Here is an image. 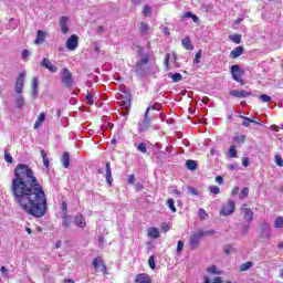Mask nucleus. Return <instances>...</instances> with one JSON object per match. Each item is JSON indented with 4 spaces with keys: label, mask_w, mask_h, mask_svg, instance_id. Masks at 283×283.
<instances>
[{
    "label": "nucleus",
    "mask_w": 283,
    "mask_h": 283,
    "mask_svg": "<svg viewBox=\"0 0 283 283\" xmlns=\"http://www.w3.org/2000/svg\"><path fill=\"white\" fill-rule=\"evenodd\" d=\"M168 76L172 80V83H180V81H182V74L180 73H169Z\"/></svg>",
    "instance_id": "30"
},
{
    "label": "nucleus",
    "mask_w": 283,
    "mask_h": 283,
    "mask_svg": "<svg viewBox=\"0 0 283 283\" xmlns=\"http://www.w3.org/2000/svg\"><path fill=\"white\" fill-rule=\"evenodd\" d=\"M230 72L233 81H235L237 83H240L241 85H244V80H242V76H244V71L240 69V65L238 64L232 65L230 69Z\"/></svg>",
    "instance_id": "7"
},
{
    "label": "nucleus",
    "mask_w": 283,
    "mask_h": 283,
    "mask_svg": "<svg viewBox=\"0 0 283 283\" xmlns=\"http://www.w3.org/2000/svg\"><path fill=\"white\" fill-rule=\"evenodd\" d=\"M40 154L43 160V165L48 171V169H50V158H48V153H45V149H41Z\"/></svg>",
    "instance_id": "24"
},
{
    "label": "nucleus",
    "mask_w": 283,
    "mask_h": 283,
    "mask_svg": "<svg viewBox=\"0 0 283 283\" xmlns=\"http://www.w3.org/2000/svg\"><path fill=\"white\" fill-rule=\"evenodd\" d=\"M188 192H190L192 196H198V189L193 187H188Z\"/></svg>",
    "instance_id": "52"
},
{
    "label": "nucleus",
    "mask_w": 283,
    "mask_h": 283,
    "mask_svg": "<svg viewBox=\"0 0 283 283\" xmlns=\"http://www.w3.org/2000/svg\"><path fill=\"white\" fill-rule=\"evenodd\" d=\"M244 54L243 46H237L234 50L230 52V59H238V56H242Z\"/></svg>",
    "instance_id": "18"
},
{
    "label": "nucleus",
    "mask_w": 283,
    "mask_h": 283,
    "mask_svg": "<svg viewBox=\"0 0 283 283\" xmlns=\"http://www.w3.org/2000/svg\"><path fill=\"white\" fill-rule=\"evenodd\" d=\"M149 63V55L142 54L140 61L136 63V66L134 67V72L138 74V76H145L147 72L149 71V67L147 66Z\"/></svg>",
    "instance_id": "3"
},
{
    "label": "nucleus",
    "mask_w": 283,
    "mask_h": 283,
    "mask_svg": "<svg viewBox=\"0 0 283 283\" xmlns=\"http://www.w3.org/2000/svg\"><path fill=\"white\" fill-rule=\"evenodd\" d=\"M62 224L66 228L70 229V227H72V216L67 214V213H63L62 214Z\"/></svg>",
    "instance_id": "20"
},
{
    "label": "nucleus",
    "mask_w": 283,
    "mask_h": 283,
    "mask_svg": "<svg viewBox=\"0 0 283 283\" xmlns=\"http://www.w3.org/2000/svg\"><path fill=\"white\" fill-rule=\"evenodd\" d=\"M259 98L262 101V103H271V96L266 94L260 95Z\"/></svg>",
    "instance_id": "46"
},
{
    "label": "nucleus",
    "mask_w": 283,
    "mask_h": 283,
    "mask_svg": "<svg viewBox=\"0 0 283 283\" xmlns=\"http://www.w3.org/2000/svg\"><path fill=\"white\" fill-rule=\"evenodd\" d=\"M118 105L124 107V109H129V107H132V92L129 90H122L118 97Z\"/></svg>",
    "instance_id": "4"
},
{
    "label": "nucleus",
    "mask_w": 283,
    "mask_h": 283,
    "mask_svg": "<svg viewBox=\"0 0 283 283\" xmlns=\"http://www.w3.org/2000/svg\"><path fill=\"white\" fill-rule=\"evenodd\" d=\"M24 83H25V72H22L19 74V76L17 77V81H15V92L18 94L23 93Z\"/></svg>",
    "instance_id": "11"
},
{
    "label": "nucleus",
    "mask_w": 283,
    "mask_h": 283,
    "mask_svg": "<svg viewBox=\"0 0 283 283\" xmlns=\"http://www.w3.org/2000/svg\"><path fill=\"white\" fill-rule=\"evenodd\" d=\"M40 65H41V67L49 70V72H51V74H56V72H59V66L54 65L52 63V61H50V59H48V57L42 59V61L40 62Z\"/></svg>",
    "instance_id": "9"
},
{
    "label": "nucleus",
    "mask_w": 283,
    "mask_h": 283,
    "mask_svg": "<svg viewBox=\"0 0 283 283\" xmlns=\"http://www.w3.org/2000/svg\"><path fill=\"white\" fill-rule=\"evenodd\" d=\"M78 48V35L73 34L66 40V49L74 52Z\"/></svg>",
    "instance_id": "10"
},
{
    "label": "nucleus",
    "mask_w": 283,
    "mask_h": 283,
    "mask_svg": "<svg viewBox=\"0 0 283 283\" xmlns=\"http://www.w3.org/2000/svg\"><path fill=\"white\" fill-rule=\"evenodd\" d=\"M135 283H151V277L145 273H142L136 276Z\"/></svg>",
    "instance_id": "19"
},
{
    "label": "nucleus",
    "mask_w": 283,
    "mask_h": 283,
    "mask_svg": "<svg viewBox=\"0 0 283 283\" xmlns=\"http://www.w3.org/2000/svg\"><path fill=\"white\" fill-rule=\"evenodd\" d=\"M270 128L272 129V132H280V126L277 125H272L270 126Z\"/></svg>",
    "instance_id": "63"
},
{
    "label": "nucleus",
    "mask_w": 283,
    "mask_h": 283,
    "mask_svg": "<svg viewBox=\"0 0 283 283\" xmlns=\"http://www.w3.org/2000/svg\"><path fill=\"white\" fill-rule=\"evenodd\" d=\"M216 182H217L218 185H222V184L224 182V178H222V176H217V177H216Z\"/></svg>",
    "instance_id": "56"
},
{
    "label": "nucleus",
    "mask_w": 283,
    "mask_h": 283,
    "mask_svg": "<svg viewBox=\"0 0 283 283\" xmlns=\"http://www.w3.org/2000/svg\"><path fill=\"white\" fill-rule=\"evenodd\" d=\"M163 33L166 35V36H170L171 32L169 31V28L165 27L163 28Z\"/></svg>",
    "instance_id": "59"
},
{
    "label": "nucleus",
    "mask_w": 283,
    "mask_h": 283,
    "mask_svg": "<svg viewBox=\"0 0 283 283\" xmlns=\"http://www.w3.org/2000/svg\"><path fill=\"white\" fill-rule=\"evenodd\" d=\"M231 249H233V247L231 244H228L224 247L223 251H224L226 255H229L231 253Z\"/></svg>",
    "instance_id": "51"
},
{
    "label": "nucleus",
    "mask_w": 283,
    "mask_h": 283,
    "mask_svg": "<svg viewBox=\"0 0 283 283\" xmlns=\"http://www.w3.org/2000/svg\"><path fill=\"white\" fill-rule=\"evenodd\" d=\"M261 235L262 238H271V227L269 226V223L263 222L261 224Z\"/></svg>",
    "instance_id": "16"
},
{
    "label": "nucleus",
    "mask_w": 283,
    "mask_h": 283,
    "mask_svg": "<svg viewBox=\"0 0 283 283\" xmlns=\"http://www.w3.org/2000/svg\"><path fill=\"white\" fill-rule=\"evenodd\" d=\"M239 198L240 200L249 198V189L247 187L242 188Z\"/></svg>",
    "instance_id": "37"
},
{
    "label": "nucleus",
    "mask_w": 283,
    "mask_h": 283,
    "mask_svg": "<svg viewBox=\"0 0 283 283\" xmlns=\"http://www.w3.org/2000/svg\"><path fill=\"white\" fill-rule=\"evenodd\" d=\"M235 211V201L229 199L227 203L221 207L220 216H231Z\"/></svg>",
    "instance_id": "8"
},
{
    "label": "nucleus",
    "mask_w": 283,
    "mask_h": 283,
    "mask_svg": "<svg viewBox=\"0 0 283 283\" xmlns=\"http://www.w3.org/2000/svg\"><path fill=\"white\" fill-rule=\"evenodd\" d=\"M93 269H98L101 266L102 273H105L107 271V265H105V262H103V259L101 256H97L92 262Z\"/></svg>",
    "instance_id": "13"
},
{
    "label": "nucleus",
    "mask_w": 283,
    "mask_h": 283,
    "mask_svg": "<svg viewBox=\"0 0 283 283\" xmlns=\"http://www.w3.org/2000/svg\"><path fill=\"white\" fill-rule=\"evenodd\" d=\"M70 21V18L62 15L60 18V28L62 34H67L70 32V28L67 27V22Z\"/></svg>",
    "instance_id": "14"
},
{
    "label": "nucleus",
    "mask_w": 283,
    "mask_h": 283,
    "mask_svg": "<svg viewBox=\"0 0 283 283\" xmlns=\"http://www.w3.org/2000/svg\"><path fill=\"white\" fill-rule=\"evenodd\" d=\"M213 233H216V230H207L192 233L189 240L190 250L196 251V249L200 247V240H202L205 235H213Z\"/></svg>",
    "instance_id": "2"
},
{
    "label": "nucleus",
    "mask_w": 283,
    "mask_h": 283,
    "mask_svg": "<svg viewBox=\"0 0 283 283\" xmlns=\"http://www.w3.org/2000/svg\"><path fill=\"white\" fill-rule=\"evenodd\" d=\"M61 76L63 85H65L67 90H72V87H74V77L72 76V72L69 71L67 67H64L61 71Z\"/></svg>",
    "instance_id": "6"
},
{
    "label": "nucleus",
    "mask_w": 283,
    "mask_h": 283,
    "mask_svg": "<svg viewBox=\"0 0 283 283\" xmlns=\"http://www.w3.org/2000/svg\"><path fill=\"white\" fill-rule=\"evenodd\" d=\"M15 105L18 109H23V105H25V101L23 99V95H18L15 98Z\"/></svg>",
    "instance_id": "31"
},
{
    "label": "nucleus",
    "mask_w": 283,
    "mask_h": 283,
    "mask_svg": "<svg viewBox=\"0 0 283 283\" xmlns=\"http://www.w3.org/2000/svg\"><path fill=\"white\" fill-rule=\"evenodd\" d=\"M229 158H238V149H235V146H231L228 151Z\"/></svg>",
    "instance_id": "35"
},
{
    "label": "nucleus",
    "mask_w": 283,
    "mask_h": 283,
    "mask_svg": "<svg viewBox=\"0 0 283 283\" xmlns=\"http://www.w3.org/2000/svg\"><path fill=\"white\" fill-rule=\"evenodd\" d=\"M241 118H243V127H249L251 125V123H255L256 125H260V123L255 122L254 119L252 118H249L247 116H241Z\"/></svg>",
    "instance_id": "32"
},
{
    "label": "nucleus",
    "mask_w": 283,
    "mask_h": 283,
    "mask_svg": "<svg viewBox=\"0 0 283 283\" xmlns=\"http://www.w3.org/2000/svg\"><path fill=\"white\" fill-rule=\"evenodd\" d=\"M199 217L201 220H207V218H209V214L207 213V211L202 208L199 209Z\"/></svg>",
    "instance_id": "43"
},
{
    "label": "nucleus",
    "mask_w": 283,
    "mask_h": 283,
    "mask_svg": "<svg viewBox=\"0 0 283 283\" xmlns=\"http://www.w3.org/2000/svg\"><path fill=\"white\" fill-rule=\"evenodd\" d=\"M44 120H45V113H41L34 123V129H39V127H41V125H43Z\"/></svg>",
    "instance_id": "28"
},
{
    "label": "nucleus",
    "mask_w": 283,
    "mask_h": 283,
    "mask_svg": "<svg viewBox=\"0 0 283 283\" xmlns=\"http://www.w3.org/2000/svg\"><path fill=\"white\" fill-rule=\"evenodd\" d=\"M182 249H185V242L179 240L177 242V253H182Z\"/></svg>",
    "instance_id": "48"
},
{
    "label": "nucleus",
    "mask_w": 283,
    "mask_h": 283,
    "mask_svg": "<svg viewBox=\"0 0 283 283\" xmlns=\"http://www.w3.org/2000/svg\"><path fill=\"white\" fill-rule=\"evenodd\" d=\"M241 213H243L244 220L248 222V224H251V222H253V210H251V208H247V203H243L241 208Z\"/></svg>",
    "instance_id": "12"
},
{
    "label": "nucleus",
    "mask_w": 283,
    "mask_h": 283,
    "mask_svg": "<svg viewBox=\"0 0 283 283\" xmlns=\"http://www.w3.org/2000/svg\"><path fill=\"white\" fill-rule=\"evenodd\" d=\"M10 189L14 201L28 216L43 218L48 213V197L43 186L28 165H17Z\"/></svg>",
    "instance_id": "1"
},
{
    "label": "nucleus",
    "mask_w": 283,
    "mask_h": 283,
    "mask_svg": "<svg viewBox=\"0 0 283 283\" xmlns=\"http://www.w3.org/2000/svg\"><path fill=\"white\" fill-rule=\"evenodd\" d=\"M245 142H247V136L238 135V134L234 136V143H238L239 145H244Z\"/></svg>",
    "instance_id": "33"
},
{
    "label": "nucleus",
    "mask_w": 283,
    "mask_h": 283,
    "mask_svg": "<svg viewBox=\"0 0 283 283\" xmlns=\"http://www.w3.org/2000/svg\"><path fill=\"white\" fill-rule=\"evenodd\" d=\"M213 283H222V277L220 276L214 277Z\"/></svg>",
    "instance_id": "64"
},
{
    "label": "nucleus",
    "mask_w": 283,
    "mask_h": 283,
    "mask_svg": "<svg viewBox=\"0 0 283 283\" xmlns=\"http://www.w3.org/2000/svg\"><path fill=\"white\" fill-rule=\"evenodd\" d=\"M143 14H144V17H149V14H151V7H149V4H146L144 7Z\"/></svg>",
    "instance_id": "45"
},
{
    "label": "nucleus",
    "mask_w": 283,
    "mask_h": 283,
    "mask_svg": "<svg viewBox=\"0 0 283 283\" xmlns=\"http://www.w3.org/2000/svg\"><path fill=\"white\" fill-rule=\"evenodd\" d=\"M207 272L211 273L212 275H220V272L218 271V268L216 265L208 268Z\"/></svg>",
    "instance_id": "39"
},
{
    "label": "nucleus",
    "mask_w": 283,
    "mask_h": 283,
    "mask_svg": "<svg viewBox=\"0 0 283 283\" xmlns=\"http://www.w3.org/2000/svg\"><path fill=\"white\" fill-rule=\"evenodd\" d=\"M242 165H243L244 167H249V165H250L249 157H243V158H242Z\"/></svg>",
    "instance_id": "54"
},
{
    "label": "nucleus",
    "mask_w": 283,
    "mask_h": 283,
    "mask_svg": "<svg viewBox=\"0 0 283 283\" xmlns=\"http://www.w3.org/2000/svg\"><path fill=\"white\" fill-rule=\"evenodd\" d=\"M150 109H154V107L148 106L144 114V118L138 123L139 134H143V132H147V129H149V127L151 126V118L149 117Z\"/></svg>",
    "instance_id": "5"
},
{
    "label": "nucleus",
    "mask_w": 283,
    "mask_h": 283,
    "mask_svg": "<svg viewBox=\"0 0 283 283\" xmlns=\"http://www.w3.org/2000/svg\"><path fill=\"white\" fill-rule=\"evenodd\" d=\"M230 96H234V98H249V96H251V92H247V91H230Z\"/></svg>",
    "instance_id": "15"
},
{
    "label": "nucleus",
    "mask_w": 283,
    "mask_h": 283,
    "mask_svg": "<svg viewBox=\"0 0 283 283\" xmlns=\"http://www.w3.org/2000/svg\"><path fill=\"white\" fill-rule=\"evenodd\" d=\"M186 167L189 169V171H196L198 169V161L188 159L186 161Z\"/></svg>",
    "instance_id": "27"
},
{
    "label": "nucleus",
    "mask_w": 283,
    "mask_h": 283,
    "mask_svg": "<svg viewBox=\"0 0 283 283\" xmlns=\"http://www.w3.org/2000/svg\"><path fill=\"white\" fill-rule=\"evenodd\" d=\"M137 150L138 151H142V154H147V145L145 143H140L138 146H137Z\"/></svg>",
    "instance_id": "42"
},
{
    "label": "nucleus",
    "mask_w": 283,
    "mask_h": 283,
    "mask_svg": "<svg viewBox=\"0 0 283 283\" xmlns=\"http://www.w3.org/2000/svg\"><path fill=\"white\" fill-rule=\"evenodd\" d=\"M251 266H253V262L248 261L241 265V271H249V269H251Z\"/></svg>",
    "instance_id": "40"
},
{
    "label": "nucleus",
    "mask_w": 283,
    "mask_h": 283,
    "mask_svg": "<svg viewBox=\"0 0 283 283\" xmlns=\"http://www.w3.org/2000/svg\"><path fill=\"white\" fill-rule=\"evenodd\" d=\"M61 210L62 211H67V202H65V201L62 202Z\"/></svg>",
    "instance_id": "62"
},
{
    "label": "nucleus",
    "mask_w": 283,
    "mask_h": 283,
    "mask_svg": "<svg viewBox=\"0 0 283 283\" xmlns=\"http://www.w3.org/2000/svg\"><path fill=\"white\" fill-rule=\"evenodd\" d=\"M96 32L97 34H103V32H105V28L99 25L97 27Z\"/></svg>",
    "instance_id": "61"
},
{
    "label": "nucleus",
    "mask_w": 283,
    "mask_h": 283,
    "mask_svg": "<svg viewBox=\"0 0 283 283\" xmlns=\"http://www.w3.org/2000/svg\"><path fill=\"white\" fill-rule=\"evenodd\" d=\"M200 59H202V50H199V51L196 53L193 63H195L196 65H198V63H200Z\"/></svg>",
    "instance_id": "44"
},
{
    "label": "nucleus",
    "mask_w": 283,
    "mask_h": 283,
    "mask_svg": "<svg viewBox=\"0 0 283 283\" xmlns=\"http://www.w3.org/2000/svg\"><path fill=\"white\" fill-rule=\"evenodd\" d=\"M138 30H139L140 34H148V32H149V30H151V28L146 22H139Z\"/></svg>",
    "instance_id": "25"
},
{
    "label": "nucleus",
    "mask_w": 283,
    "mask_h": 283,
    "mask_svg": "<svg viewBox=\"0 0 283 283\" xmlns=\"http://www.w3.org/2000/svg\"><path fill=\"white\" fill-rule=\"evenodd\" d=\"M32 88H39V78L38 77H33V80H32Z\"/></svg>",
    "instance_id": "53"
},
{
    "label": "nucleus",
    "mask_w": 283,
    "mask_h": 283,
    "mask_svg": "<svg viewBox=\"0 0 283 283\" xmlns=\"http://www.w3.org/2000/svg\"><path fill=\"white\" fill-rule=\"evenodd\" d=\"M4 160H6V163H10V164H12V161H13L12 155H10V153H8V150H4Z\"/></svg>",
    "instance_id": "47"
},
{
    "label": "nucleus",
    "mask_w": 283,
    "mask_h": 283,
    "mask_svg": "<svg viewBox=\"0 0 283 283\" xmlns=\"http://www.w3.org/2000/svg\"><path fill=\"white\" fill-rule=\"evenodd\" d=\"M74 223L76 227H80V229H85V219L83 218V214L75 216Z\"/></svg>",
    "instance_id": "26"
},
{
    "label": "nucleus",
    "mask_w": 283,
    "mask_h": 283,
    "mask_svg": "<svg viewBox=\"0 0 283 283\" xmlns=\"http://www.w3.org/2000/svg\"><path fill=\"white\" fill-rule=\"evenodd\" d=\"M45 42V32L38 30L36 38H35V45H41V43Z\"/></svg>",
    "instance_id": "21"
},
{
    "label": "nucleus",
    "mask_w": 283,
    "mask_h": 283,
    "mask_svg": "<svg viewBox=\"0 0 283 283\" xmlns=\"http://www.w3.org/2000/svg\"><path fill=\"white\" fill-rule=\"evenodd\" d=\"M230 41H232L233 43L240 44L242 43V35L240 34H233L229 36Z\"/></svg>",
    "instance_id": "34"
},
{
    "label": "nucleus",
    "mask_w": 283,
    "mask_h": 283,
    "mask_svg": "<svg viewBox=\"0 0 283 283\" xmlns=\"http://www.w3.org/2000/svg\"><path fill=\"white\" fill-rule=\"evenodd\" d=\"M0 272L2 273V275L8 276V269H6V266H1Z\"/></svg>",
    "instance_id": "60"
},
{
    "label": "nucleus",
    "mask_w": 283,
    "mask_h": 283,
    "mask_svg": "<svg viewBox=\"0 0 283 283\" xmlns=\"http://www.w3.org/2000/svg\"><path fill=\"white\" fill-rule=\"evenodd\" d=\"M136 180V176L128 175V185H134V181Z\"/></svg>",
    "instance_id": "55"
},
{
    "label": "nucleus",
    "mask_w": 283,
    "mask_h": 283,
    "mask_svg": "<svg viewBox=\"0 0 283 283\" xmlns=\"http://www.w3.org/2000/svg\"><path fill=\"white\" fill-rule=\"evenodd\" d=\"M148 264L150 266V269H156V261L154 259V255H151L149 259H148Z\"/></svg>",
    "instance_id": "50"
},
{
    "label": "nucleus",
    "mask_w": 283,
    "mask_h": 283,
    "mask_svg": "<svg viewBox=\"0 0 283 283\" xmlns=\"http://www.w3.org/2000/svg\"><path fill=\"white\" fill-rule=\"evenodd\" d=\"M209 191H210V193H213L214 196H218V193H220V187H218V186H210L209 187Z\"/></svg>",
    "instance_id": "41"
},
{
    "label": "nucleus",
    "mask_w": 283,
    "mask_h": 283,
    "mask_svg": "<svg viewBox=\"0 0 283 283\" xmlns=\"http://www.w3.org/2000/svg\"><path fill=\"white\" fill-rule=\"evenodd\" d=\"M167 206L170 209V211H172V213H176L177 210H176V205H175L174 199H168Z\"/></svg>",
    "instance_id": "38"
},
{
    "label": "nucleus",
    "mask_w": 283,
    "mask_h": 283,
    "mask_svg": "<svg viewBox=\"0 0 283 283\" xmlns=\"http://www.w3.org/2000/svg\"><path fill=\"white\" fill-rule=\"evenodd\" d=\"M164 65L167 67V70H169V54L165 56Z\"/></svg>",
    "instance_id": "57"
},
{
    "label": "nucleus",
    "mask_w": 283,
    "mask_h": 283,
    "mask_svg": "<svg viewBox=\"0 0 283 283\" xmlns=\"http://www.w3.org/2000/svg\"><path fill=\"white\" fill-rule=\"evenodd\" d=\"M107 185L112 186L114 178L112 177V164L106 163V174H105Z\"/></svg>",
    "instance_id": "17"
},
{
    "label": "nucleus",
    "mask_w": 283,
    "mask_h": 283,
    "mask_svg": "<svg viewBox=\"0 0 283 283\" xmlns=\"http://www.w3.org/2000/svg\"><path fill=\"white\" fill-rule=\"evenodd\" d=\"M28 56H30V52L28 51V49H24L22 51V59H28Z\"/></svg>",
    "instance_id": "58"
},
{
    "label": "nucleus",
    "mask_w": 283,
    "mask_h": 283,
    "mask_svg": "<svg viewBox=\"0 0 283 283\" xmlns=\"http://www.w3.org/2000/svg\"><path fill=\"white\" fill-rule=\"evenodd\" d=\"M62 166L64 169H67L70 167V153L64 151L61 158Z\"/></svg>",
    "instance_id": "22"
},
{
    "label": "nucleus",
    "mask_w": 283,
    "mask_h": 283,
    "mask_svg": "<svg viewBox=\"0 0 283 283\" xmlns=\"http://www.w3.org/2000/svg\"><path fill=\"white\" fill-rule=\"evenodd\" d=\"M275 229H283V217H277L274 221Z\"/></svg>",
    "instance_id": "36"
},
{
    "label": "nucleus",
    "mask_w": 283,
    "mask_h": 283,
    "mask_svg": "<svg viewBox=\"0 0 283 283\" xmlns=\"http://www.w3.org/2000/svg\"><path fill=\"white\" fill-rule=\"evenodd\" d=\"M274 159H275V163H276V165H277L279 167H283V159H282V156L275 155Z\"/></svg>",
    "instance_id": "49"
},
{
    "label": "nucleus",
    "mask_w": 283,
    "mask_h": 283,
    "mask_svg": "<svg viewBox=\"0 0 283 283\" xmlns=\"http://www.w3.org/2000/svg\"><path fill=\"white\" fill-rule=\"evenodd\" d=\"M148 238L158 240V238H160V231L158 230V228H149L148 229Z\"/></svg>",
    "instance_id": "23"
},
{
    "label": "nucleus",
    "mask_w": 283,
    "mask_h": 283,
    "mask_svg": "<svg viewBox=\"0 0 283 283\" xmlns=\"http://www.w3.org/2000/svg\"><path fill=\"white\" fill-rule=\"evenodd\" d=\"M181 43L186 50H193V45L191 44V39H189V36L184 38Z\"/></svg>",
    "instance_id": "29"
}]
</instances>
